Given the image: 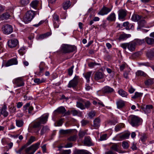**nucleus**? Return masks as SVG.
<instances>
[{"instance_id":"f257e3e1","label":"nucleus","mask_w":154,"mask_h":154,"mask_svg":"<svg viewBox=\"0 0 154 154\" xmlns=\"http://www.w3.org/2000/svg\"><path fill=\"white\" fill-rule=\"evenodd\" d=\"M40 143L41 141L38 142L27 148L24 144L18 150H16L15 152L18 154H34L39 148Z\"/></svg>"},{"instance_id":"f03ea898","label":"nucleus","mask_w":154,"mask_h":154,"mask_svg":"<svg viewBox=\"0 0 154 154\" xmlns=\"http://www.w3.org/2000/svg\"><path fill=\"white\" fill-rule=\"evenodd\" d=\"M143 121V119L137 116L132 115L130 117L129 122L133 127H137L142 125Z\"/></svg>"},{"instance_id":"7ed1b4c3","label":"nucleus","mask_w":154,"mask_h":154,"mask_svg":"<svg viewBox=\"0 0 154 154\" xmlns=\"http://www.w3.org/2000/svg\"><path fill=\"white\" fill-rule=\"evenodd\" d=\"M36 15L35 11L32 10L28 11L24 17L23 20L26 23H27L30 22Z\"/></svg>"},{"instance_id":"20e7f679","label":"nucleus","mask_w":154,"mask_h":154,"mask_svg":"<svg viewBox=\"0 0 154 154\" xmlns=\"http://www.w3.org/2000/svg\"><path fill=\"white\" fill-rule=\"evenodd\" d=\"M120 46L124 49L126 48L131 52H133L135 51L136 46L133 41L128 43H122L121 44Z\"/></svg>"},{"instance_id":"39448f33","label":"nucleus","mask_w":154,"mask_h":154,"mask_svg":"<svg viewBox=\"0 0 154 154\" xmlns=\"http://www.w3.org/2000/svg\"><path fill=\"white\" fill-rule=\"evenodd\" d=\"M3 33L5 35H9L13 32V26L9 24H5L3 25L2 28Z\"/></svg>"},{"instance_id":"423d86ee","label":"nucleus","mask_w":154,"mask_h":154,"mask_svg":"<svg viewBox=\"0 0 154 154\" xmlns=\"http://www.w3.org/2000/svg\"><path fill=\"white\" fill-rule=\"evenodd\" d=\"M17 64L18 61L17 59L14 57L9 60L6 63H3L2 65V67H8L13 65H17Z\"/></svg>"},{"instance_id":"0eeeda50","label":"nucleus","mask_w":154,"mask_h":154,"mask_svg":"<svg viewBox=\"0 0 154 154\" xmlns=\"http://www.w3.org/2000/svg\"><path fill=\"white\" fill-rule=\"evenodd\" d=\"M18 40L16 38L11 39L9 40L7 42V45L10 48H15L18 44Z\"/></svg>"},{"instance_id":"6e6552de","label":"nucleus","mask_w":154,"mask_h":154,"mask_svg":"<svg viewBox=\"0 0 154 154\" xmlns=\"http://www.w3.org/2000/svg\"><path fill=\"white\" fill-rule=\"evenodd\" d=\"M13 82L14 84L18 87L23 86L24 85V80L22 77H18L14 79Z\"/></svg>"},{"instance_id":"1a4fd4ad","label":"nucleus","mask_w":154,"mask_h":154,"mask_svg":"<svg viewBox=\"0 0 154 154\" xmlns=\"http://www.w3.org/2000/svg\"><path fill=\"white\" fill-rule=\"evenodd\" d=\"M112 9L103 6L101 10L98 12V14L101 15L107 14L111 11Z\"/></svg>"},{"instance_id":"9d476101","label":"nucleus","mask_w":154,"mask_h":154,"mask_svg":"<svg viewBox=\"0 0 154 154\" xmlns=\"http://www.w3.org/2000/svg\"><path fill=\"white\" fill-rule=\"evenodd\" d=\"M127 14V11L125 9H121L118 11L119 19V20H124Z\"/></svg>"},{"instance_id":"9b49d317","label":"nucleus","mask_w":154,"mask_h":154,"mask_svg":"<svg viewBox=\"0 0 154 154\" xmlns=\"http://www.w3.org/2000/svg\"><path fill=\"white\" fill-rule=\"evenodd\" d=\"M41 124L38 121L35 122L32 127V130L35 133H38Z\"/></svg>"},{"instance_id":"f8f14e48","label":"nucleus","mask_w":154,"mask_h":154,"mask_svg":"<svg viewBox=\"0 0 154 154\" xmlns=\"http://www.w3.org/2000/svg\"><path fill=\"white\" fill-rule=\"evenodd\" d=\"M78 83V79L75 77L72 80L70 81L68 83V88H74L77 85Z\"/></svg>"},{"instance_id":"ddd939ff","label":"nucleus","mask_w":154,"mask_h":154,"mask_svg":"<svg viewBox=\"0 0 154 154\" xmlns=\"http://www.w3.org/2000/svg\"><path fill=\"white\" fill-rule=\"evenodd\" d=\"M121 145L117 143H113L110 147V149L112 151L120 152Z\"/></svg>"},{"instance_id":"4468645a","label":"nucleus","mask_w":154,"mask_h":154,"mask_svg":"<svg viewBox=\"0 0 154 154\" xmlns=\"http://www.w3.org/2000/svg\"><path fill=\"white\" fill-rule=\"evenodd\" d=\"M84 143L85 145L88 146H90L93 145L91 139L89 136L85 137L84 140Z\"/></svg>"},{"instance_id":"2eb2a0df","label":"nucleus","mask_w":154,"mask_h":154,"mask_svg":"<svg viewBox=\"0 0 154 154\" xmlns=\"http://www.w3.org/2000/svg\"><path fill=\"white\" fill-rule=\"evenodd\" d=\"M142 108L145 113L148 114L150 112L151 109L153 108V106L152 105H146L145 106L144 105Z\"/></svg>"},{"instance_id":"dca6fc26","label":"nucleus","mask_w":154,"mask_h":154,"mask_svg":"<svg viewBox=\"0 0 154 154\" xmlns=\"http://www.w3.org/2000/svg\"><path fill=\"white\" fill-rule=\"evenodd\" d=\"M48 114H46L45 116H42L38 119V121L41 124H45L48 120Z\"/></svg>"},{"instance_id":"f3484780","label":"nucleus","mask_w":154,"mask_h":154,"mask_svg":"<svg viewBox=\"0 0 154 154\" xmlns=\"http://www.w3.org/2000/svg\"><path fill=\"white\" fill-rule=\"evenodd\" d=\"M6 109L7 106L5 104H4L2 109H0L1 114L5 117H7L8 115V113L6 111Z\"/></svg>"},{"instance_id":"a211bd4d","label":"nucleus","mask_w":154,"mask_h":154,"mask_svg":"<svg viewBox=\"0 0 154 154\" xmlns=\"http://www.w3.org/2000/svg\"><path fill=\"white\" fill-rule=\"evenodd\" d=\"M101 120L100 118L98 117L95 118L93 121V126L94 128L97 129L98 128L100 125Z\"/></svg>"},{"instance_id":"6ab92c4d","label":"nucleus","mask_w":154,"mask_h":154,"mask_svg":"<svg viewBox=\"0 0 154 154\" xmlns=\"http://www.w3.org/2000/svg\"><path fill=\"white\" fill-rule=\"evenodd\" d=\"M45 67V64L43 62H42L39 66L40 71L39 72L37 71L35 72V74L38 75H40L41 73L44 71Z\"/></svg>"},{"instance_id":"aec40b11","label":"nucleus","mask_w":154,"mask_h":154,"mask_svg":"<svg viewBox=\"0 0 154 154\" xmlns=\"http://www.w3.org/2000/svg\"><path fill=\"white\" fill-rule=\"evenodd\" d=\"M144 18L143 17L142 19H141L138 21V26L137 28V30L140 29L141 28L145 26L146 23V22L144 20Z\"/></svg>"},{"instance_id":"412c9836","label":"nucleus","mask_w":154,"mask_h":154,"mask_svg":"<svg viewBox=\"0 0 154 154\" xmlns=\"http://www.w3.org/2000/svg\"><path fill=\"white\" fill-rule=\"evenodd\" d=\"M61 51L64 53H69V45L63 44L61 47Z\"/></svg>"},{"instance_id":"4be33fe9","label":"nucleus","mask_w":154,"mask_h":154,"mask_svg":"<svg viewBox=\"0 0 154 154\" xmlns=\"http://www.w3.org/2000/svg\"><path fill=\"white\" fill-rule=\"evenodd\" d=\"M125 101L122 100H119L116 102V105L118 109L123 108L125 105Z\"/></svg>"},{"instance_id":"5701e85b","label":"nucleus","mask_w":154,"mask_h":154,"mask_svg":"<svg viewBox=\"0 0 154 154\" xmlns=\"http://www.w3.org/2000/svg\"><path fill=\"white\" fill-rule=\"evenodd\" d=\"M104 75L102 72H97L95 74L94 79L96 80H98L103 78Z\"/></svg>"},{"instance_id":"b1692460","label":"nucleus","mask_w":154,"mask_h":154,"mask_svg":"<svg viewBox=\"0 0 154 154\" xmlns=\"http://www.w3.org/2000/svg\"><path fill=\"white\" fill-rule=\"evenodd\" d=\"M131 36V35L130 34H121L119 37L118 40L120 41L125 40L128 38L130 37Z\"/></svg>"},{"instance_id":"393cba45","label":"nucleus","mask_w":154,"mask_h":154,"mask_svg":"<svg viewBox=\"0 0 154 154\" xmlns=\"http://www.w3.org/2000/svg\"><path fill=\"white\" fill-rule=\"evenodd\" d=\"M143 94V93L136 92L134 95L131 98L134 100L140 99L141 98Z\"/></svg>"},{"instance_id":"a878e982","label":"nucleus","mask_w":154,"mask_h":154,"mask_svg":"<svg viewBox=\"0 0 154 154\" xmlns=\"http://www.w3.org/2000/svg\"><path fill=\"white\" fill-rule=\"evenodd\" d=\"M89 152L85 149H76L74 152V154H88Z\"/></svg>"},{"instance_id":"bb28decb","label":"nucleus","mask_w":154,"mask_h":154,"mask_svg":"<svg viewBox=\"0 0 154 154\" xmlns=\"http://www.w3.org/2000/svg\"><path fill=\"white\" fill-rule=\"evenodd\" d=\"M142 18L143 17L141 16L134 14L132 15L131 19L133 21L135 22H137L138 21L142 19Z\"/></svg>"},{"instance_id":"cd10ccee","label":"nucleus","mask_w":154,"mask_h":154,"mask_svg":"<svg viewBox=\"0 0 154 154\" xmlns=\"http://www.w3.org/2000/svg\"><path fill=\"white\" fill-rule=\"evenodd\" d=\"M103 91L105 93H109L113 92L114 90L108 86H106L103 88Z\"/></svg>"},{"instance_id":"c85d7f7f","label":"nucleus","mask_w":154,"mask_h":154,"mask_svg":"<svg viewBox=\"0 0 154 154\" xmlns=\"http://www.w3.org/2000/svg\"><path fill=\"white\" fill-rule=\"evenodd\" d=\"M70 112L73 116H82V112L79 110H77L75 109H73Z\"/></svg>"},{"instance_id":"c756f323","label":"nucleus","mask_w":154,"mask_h":154,"mask_svg":"<svg viewBox=\"0 0 154 154\" xmlns=\"http://www.w3.org/2000/svg\"><path fill=\"white\" fill-rule=\"evenodd\" d=\"M116 19V15L114 13H111L106 18L107 20L110 21H114Z\"/></svg>"},{"instance_id":"7c9ffc66","label":"nucleus","mask_w":154,"mask_h":154,"mask_svg":"<svg viewBox=\"0 0 154 154\" xmlns=\"http://www.w3.org/2000/svg\"><path fill=\"white\" fill-rule=\"evenodd\" d=\"M50 130L48 127L47 126H43L41 130L40 134L43 135L44 134L47 133Z\"/></svg>"},{"instance_id":"2f4dec72","label":"nucleus","mask_w":154,"mask_h":154,"mask_svg":"<svg viewBox=\"0 0 154 154\" xmlns=\"http://www.w3.org/2000/svg\"><path fill=\"white\" fill-rule=\"evenodd\" d=\"M147 57L150 59L152 60L154 57V49L149 51L147 54Z\"/></svg>"},{"instance_id":"473e14b6","label":"nucleus","mask_w":154,"mask_h":154,"mask_svg":"<svg viewBox=\"0 0 154 154\" xmlns=\"http://www.w3.org/2000/svg\"><path fill=\"white\" fill-rule=\"evenodd\" d=\"M71 3L69 1L65 2L63 4V8L64 10H66L68 9L71 5Z\"/></svg>"},{"instance_id":"72a5a7b5","label":"nucleus","mask_w":154,"mask_h":154,"mask_svg":"<svg viewBox=\"0 0 154 154\" xmlns=\"http://www.w3.org/2000/svg\"><path fill=\"white\" fill-rule=\"evenodd\" d=\"M136 46L137 45H140L144 42L143 39L141 40L138 39H135L133 41Z\"/></svg>"},{"instance_id":"f704fd0d","label":"nucleus","mask_w":154,"mask_h":154,"mask_svg":"<svg viewBox=\"0 0 154 154\" xmlns=\"http://www.w3.org/2000/svg\"><path fill=\"white\" fill-rule=\"evenodd\" d=\"M16 126L18 127H21L23 126V119H16L15 120Z\"/></svg>"},{"instance_id":"c9c22d12","label":"nucleus","mask_w":154,"mask_h":154,"mask_svg":"<svg viewBox=\"0 0 154 154\" xmlns=\"http://www.w3.org/2000/svg\"><path fill=\"white\" fill-rule=\"evenodd\" d=\"M10 17V15L8 12H6L3 14L0 17V18L2 20H7Z\"/></svg>"},{"instance_id":"e433bc0d","label":"nucleus","mask_w":154,"mask_h":154,"mask_svg":"<svg viewBox=\"0 0 154 154\" xmlns=\"http://www.w3.org/2000/svg\"><path fill=\"white\" fill-rule=\"evenodd\" d=\"M125 125L123 123H120L116 125L115 128V131L116 132L120 131L124 127Z\"/></svg>"},{"instance_id":"4c0bfd02","label":"nucleus","mask_w":154,"mask_h":154,"mask_svg":"<svg viewBox=\"0 0 154 154\" xmlns=\"http://www.w3.org/2000/svg\"><path fill=\"white\" fill-rule=\"evenodd\" d=\"M145 41L148 45H152L154 44V39L153 38L147 37L145 38Z\"/></svg>"},{"instance_id":"58836bf2","label":"nucleus","mask_w":154,"mask_h":154,"mask_svg":"<svg viewBox=\"0 0 154 154\" xmlns=\"http://www.w3.org/2000/svg\"><path fill=\"white\" fill-rule=\"evenodd\" d=\"M91 73L92 72H89L84 74V76L88 83H89L90 82V79L91 77Z\"/></svg>"},{"instance_id":"ea45409f","label":"nucleus","mask_w":154,"mask_h":154,"mask_svg":"<svg viewBox=\"0 0 154 154\" xmlns=\"http://www.w3.org/2000/svg\"><path fill=\"white\" fill-rule=\"evenodd\" d=\"M65 108L63 106H60L58 107L56 110V111L59 113L63 114L66 112Z\"/></svg>"},{"instance_id":"a19ab883","label":"nucleus","mask_w":154,"mask_h":154,"mask_svg":"<svg viewBox=\"0 0 154 154\" xmlns=\"http://www.w3.org/2000/svg\"><path fill=\"white\" fill-rule=\"evenodd\" d=\"M35 140V137L34 136H31L29 139L28 142L25 144V145H26L27 146H28Z\"/></svg>"},{"instance_id":"79ce46f5","label":"nucleus","mask_w":154,"mask_h":154,"mask_svg":"<svg viewBox=\"0 0 154 154\" xmlns=\"http://www.w3.org/2000/svg\"><path fill=\"white\" fill-rule=\"evenodd\" d=\"M38 1L37 0H35L32 1L30 4V6L34 9H36L38 4Z\"/></svg>"},{"instance_id":"37998d69","label":"nucleus","mask_w":154,"mask_h":154,"mask_svg":"<svg viewBox=\"0 0 154 154\" xmlns=\"http://www.w3.org/2000/svg\"><path fill=\"white\" fill-rule=\"evenodd\" d=\"M118 93L120 95L123 97H127L128 95L127 92L122 89L119 90Z\"/></svg>"},{"instance_id":"c03bdc74","label":"nucleus","mask_w":154,"mask_h":154,"mask_svg":"<svg viewBox=\"0 0 154 154\" xmlns=\"http://www.w3.org/2000/svg\"><path fill=\"white\" fill-rule=\"evenodd\" d=\"M34 82L37 83V84H39L45 82V80L43 78L41 79L36 78L34 79Z\"/></svg>"},{"instance_id":"a18cd8bd","label":"nucleus","mask_w":154,"mask_h":154,"mask_svg":"<svg viewBox=\"0 0 154 154\" xmlns=\"http://www.w3.org/2000/svg\"><path fill=\"white\" fill-rule=\"evenodd\" d=\"M76 106L81 109L83 110L85 109V107L84 105L81 102L79 101L77 102Z\"/></svg>"},{"instance_id":"49530a36","label":"nucleus","mask_w":154,"mask_h":154,"mask_svg":"<svg viewBox=\"0 0 154 154\" xmlns=\"http://www.w3.org/2000/svg\"><path fill=\"white\" fill-rule=\"evenodd\" d=\"M136 75L137 76H146V73L141 70H138L136 73Z\"/></svg>"},{"instance_id":"de8ad7c7","label":"nucleus","mask_w":154,"mask_h":154,"mask_svg":"<svg viewBox=\"0 0 154 154\" xmlns=\"http://www.w3.org/2000/svg\"><path fill=\"white\" fill-rule=\"evenodd\" d=\"M130 134L128 133H126L119 136V138L122 139H125L128 138Z\"/></svg>"},{"instance_id":"09e8293b","label":"nucleus","mask_w":154,"mask_h":154,"mask_svg":"<svg viewBox=\"0 0 154 154\" xmlns=\"http://www.w3.org/2000/svg\"><path fill=\"white\" fill-rule=\"evenodd\" d=\"M76 49V47L75 46L69 45V53L73 52Z\"/></svg>"},{"instance_id":"8fccbe9b","label":"nucleus","mask_w":154,"mask_h":154,"mask_svg":"<svg viewBox=\"0 0 154 154\" xmlns=\"http://www.w3.org/2000/svg\"><path fill=\"white\" fill-rule=\"evenodd\" d=\"M29 0H21L20 3L23 6H25L29 3Z\"/></svg>"},{"instance_id":"3c124183","label":"nucleus","mask_w":154,"mask_h":154,"mask_svg":"<svg viewBox=\"0 0 154 154\" xmlns=\"http://www.w3.org/2000/svg\"><path fill=\"white\" fill-rule=\"evenodd\" d=\"M53 21H60L59 16L56 14H54L53 15Z\"/></svg>"},{"instance_id":"603ef678","label":"nucleus","mask_w":154,"mask_h":154,"mask_svg":"<svg viewBox=\"0 0 154 154\" xmlns=\"http://www.w3.org/2000/svg\"><path fill=\"white\" fill-rule=\"evenodd\" d=\"M26 48L24 47H21L18 51L20 54L21 55H23L25 53V50Z\"/></svg>"},{"instance_id":"864d4df0","label":"nucleus","mask_w":154,"mask_h":154,"mask_svg":"<svg viewBox=\"0 0 154 154\" xmlns=\"http://www.w3.org/2000/svg\"><path fill=\"white\" fill-rule=\"evenodd\" d=\"M74 67V66L72 65L71 67L69 68L68 69V74L69 76L72 75L73 72V69Z\"/></svg>"},{"instance_id":"5fc2aeb1","label":"nucleus","mask_w":154,"mask_h":154,"mask_svg":"<svg viewBox=\"0 0 154 154\" xmlns=\"http://www.w3.org/2000/svg\"><path fill=\"white\" fill-rule=\"evenodd\" d=\"M70 131L69 130H64L62 129L60 131V133L62 134H67L70 133Z\"/></svg>"},{"instance_id":"6e6d98bb","label":"nucleus","mask_w":154,"mask_h":154,"mask_svg":"<svg viewBox=\"0 0 154 154\" xmlns=\"http://www.w3.org/2000/svg\"><path fill=\"white\" fill-rule=\"evenodd\" d=\"M145 83L146 85H149L153 83V81L152 79H148L145 82Z\"/></svg>"},{"instance_id":"4d7b16f0","label":"nucleus","mask_w":154,"mask_h":154,"mask_svg":"<svg viewBox=\"0 0 154 154\" xmlns=\"http://www.w3.org/2000/svg\"><path fill=\"white\" fill-rule=\"evenodd\" d=\"M122 146L123 148L125 149H127L129 147L128 143L126 141H123L122 142Z\"/></svg>"},{"instance_id":"13d9d810","label":"nucleus","mask_w":154,"mask_h":154,"mask_svg":"<svg viewBox=\"0 0 154 154\" xmlns=\"http://www.w3.org/2000/svg\"><path fill=\"white\" fill-rule=\"evenodd\" d=\"M99 64L95 62H90L88 64V66L91 68H92L95 66L99 65Z\"/></svg>"},{"instance_id":"bf43d9fd","label":"nucleus","mask_w":154,"mask_h":154,"mask_svg":"<svg viewBox=\"0 0 154 154\" xmlns=\"http://www.w3.org/2000/svg\"><path fill=\"white\" fill-rule=\"evenodd\" d=\"M53 22L54 26L55 28H58L59 27L60 24V21H53Z\"/></svg>"},{"instance_id":"052dcab7","label":"nucleus","mask_w":154,"mask_h":154,"mask_svg":"<svg viewBox=\"0 0 154 154\" xmlns=\"http://www.w3.org/2000/svg\"><path fill=\"white\" fill-rule=\"evenodd\" d=\"M85 105L84 106L85 107V109L86 108L87 109H88L89 108L91 104L90 102L89 101H87L86 102L84 103Z\"/></svg>"},{"instance_id":"680f3d73","label":"nucleus","mask_w":154,"mask_h":154,"mask_svg":"<svg viewBox=\"0 0 154 154\" xmlns=\"http://www.w3.org/2000/svg\"><path fill=\"white\" fill-rule=\"evenodd\" d=\"M76 136H73L70 137L68 139V140L70 141H74L76 140Z\"/></svg>"},{"instance_id":"e2e57ef3","label":"nucleus","mask_w":154,"mask_h":154,"mask_svg":"<svg viewBox=\"0 0 154 154\" xmlns=\"http://www.w3.org/2000/svg\"><path fill=\"white\" fill-rule=\"evenodd\" d=\"M71 152L70 149L65 150L61 151V154H70Z\"/></svg>"},{"instance_id":"0e129e2a","label":"nucleus","mask_w":154,"mask_h":154,"mask_svg":"<svg viewBox=\"0 0 154 154\" xmlns=\"http://www.w3.org/2000/svg\"><path fill=\"white\" fill-rule=\"evenodd\" d=\"M96 112L94 111H92L90 112L89 114V116L91 118L94 117L95 115Z\"/></svg>"},{"instance_id":"69168bd1","label":"nucleus","mask_w":154,"mask_h":154,"mask_svg":"<svg viewBox=\"0 0 154 154\" xmlns=\"http://www.w3.org/2000/svg\"><path fill=\"white\" fill-rule=\"evenodd\" d=\"M107 135L106 134H104L100 137V140L101 141L105 140L106 139Z\"/></svg>"},{"instance_id":"338daca9","label":"nucleus","mask_w":154,"mask_h":154,"mask_svg":"<svg viewBox=\"0 0 154 154\" xmlns=\"http://www.w3.org/2000/svg\"><path fill=\"white\" fill-rule=\"evenodd\" d=\"M147 139V137L146 135L144 134L142 136V137H140V139L142 141V142L144 143Z\"/></svg>"},{"instance_id":"774afa93","label":"nucleus","mask_w":154,"mask_h":154,"mask_svg":"<svg viewBox=\"0 0 154 154\" xmlns=\"http://www.w3.org/2000/svg\"><path fill=\"white\" fill-rule=\"evenodd\" d=\"M81 122L82 126H85L89 123L88 121L85 120H82Z\"/></svg>"}]
</instances>
